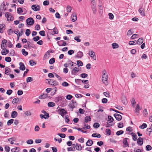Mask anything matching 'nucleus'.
<instances>
[{
    "label": "nucleus",
    "instance_id": "f257e3e1",
    "mask_svg": "<svg viewBox=\"0 0 152 152\" xmlns=\"http://www.w3.org/2000/svg\"><path fill=\"white\" fill-rule=\"evenodd\" d=\"M68 106L70 110L71 111H72L74 108L76 106V101L72 100V102L69 104Z\"/></svg>",
    "mask_w": 152,
    "mask_h": 152
},
{
    "label": "nucleus",
    "instance_id": "f03ea898",
    "mask_svg": "<svg viewBox=\"0 0 152 152\" xmlns=\"http://www.w3.org/2000/svg\"><path fill=\"white\" fill-rule=\"evenodd\" d=\"M46 80L48 81V83L51 85L55 86L58 84V82L56 81L53 79H47Z\"/></svg>",
    "mask_w": 152,
    "mask_h": 152
},
{
    "label": "nucleus",
    "instance_id": "7ed1b4c3",
    "mask_svg": "<svg viewBox=\"0 0 152 152\" xmlns=\"http://www.w3.org/2000/svg\"><path fill=\"white\" fill-rule=\"evenodd\" d=\"M108 76L107 75L102 76V81L103 83L106 86L108 85Z\"/></svg>",
    "mask_w": 152,
    "mask_h": 152
},
{
    "label": "nucleus",
    "instance_id": "20e7f679",
    "mask_svg": "<svg viewBox=\"0 0 152 152\" xmlns=\"http://www.w3.org/2000/svg\"><path fill=\"white\" fill-rule=\"evenodd\" d=\"M58 112L59 114H60L63 117H64V115L66 114L67 112L66 110L62 108H60L58 110Z\"/></svg>",
    "mask_w": 152,
    "mask_h": 152
},
{
    "label": "nucleus",
    "instance_id": "39448f33",
    "mask_svg": "<svg viewBox=\"0 0 152 152\" xmlns=\"http://www.w3.org/2000/svg\"><path fill=\"white\" fill-rule=\"evenodd\" d=\"M27 24L29 26L33 25L34 23V21L32 18H29L26 20Z\"/></svg>",
    "mask_w": 152,
    "mask_h": 152
},
{
    "label": "nucleus",
    "instance_id": "423d86ee",
    "mask_svg": "<svg viewBox=\"0 0 152 152\" xmlns=\"http://www.w3.org/2000/svg\"><path fill=\"white\" fill-rule=\"evenodd\" d=\"M96 2L91 3V8L94 14H96Z\"/></svg>",
    "mask_w": 152,
    "mask_h": 152
},
{
    "label": "nucleus",
    "instance_id": "0eeeda50",
    "mask_svg": "<svg viewBox=\"0 0 152 152\" xmlns=\"http://www.w3.org/2000/svg\"><path fill=\"white\" fill-rule=\"evenodd\" d=\"M80 71V68L79 67H74L72 69L71 72L72 75H76L77 73Z\"/></svg>",
    "mask_w": 152,
    "mask_h": 152
},
{
    "label": "nucleus",
    "instance_id": "6e6552de",
    "mask_svg": "<svg viewBox=\"0 0 152 152\" xmlns=\"http://www.w3.org/2000/svg\"><path fill=\"white\" fill-rule=\"evenodd\" d=\"M31 8L35 11L40 10V7L39 5H33L31 6Z\"/></svg>",
    "mask_w": 152,
    "mask_h": 152
},
{
    "label": "nucleus",
    "instance_id": "1a4fd4ad",
    "mask_svg": "<svg viewBox=\"0 0 152 152\" xmlns=\"http://www.w3.org/2000/svg\"><path fill=\"white\" fill-rule=\"evenodd\" d=\"M138 11L143 16H145V9L144 8H143L142 7H141L139 9Z\"/></svg>",
    "mask_w": 152,
    "mask_h": 152
},
{
    "label": "nucleus",
    "instance_id": "9d476101",
    "mask_svg": "<svg viewBox=\"0 0 152 152\" xmlns=\"http://www.w3.org/2000/svg\"><path fill=\"white\" fill-rule=\"evenodd\" d=\"M59 46H65L66 45V42L64 40H61L57 42Z\"/></svg>",
    "mask_w": 152,
    "mask_h": 152
},
{
    "label": "nucleus",
    "instance_id": "9b49d317",
    "mask_svg": "<svg viewBox=\"0 0 152 152\" xmlns=\"http://www.w3.org/2000/svg\"><path fill=\"white\" fill-rule=\"evenodd\" d=\"M89 55L91 56L92 58L94 60H96V57L95 54L93 51H91V53H89Z\"/></svg>",
    "mask_w": 152,
    "mask_h": 152
},
{
    "label": "nucleus",
    "instance_id": "f8f14e48",
    "mask_svg": "<svg viewBox=\"0 0 152 152\" xmlns=\"http://www.w3.org/2000/svg\"><path fill=\"white\" fill-rule=\"evenodd\" d=\"M114 116L115 117L116 120L118 121H120L122 119V116L119 114L115 113L114 115Z\"/></svg>",
    "mask_w": 152,
    "mask_h": 152
},
{
    "label": "nucleus",
    "instance_id": "ddd939ff",
    "mask_svg": "<svg viewBox=\"0 0 152 152\" xmlns=\"http://www.w3.org/2000/svg\"><path fill=\"white\" fill-rule=\"evenodd\" d=\"M19 64L20 65L19 69L20 70L23 71L25 69L26 67L23 63L20 62L19 63Z\"/></svg>",
    "mask_w": 152,
    "mask_h": 152
},
{
    "label": "nucleus",
    "instance_id": "4468645a",
    "mask_svg": "<svg viewBox=\"0 0 152 152\" xmlns=\"http://www.w3.org/2000/svg\"><path fill=\"white\" fill-rule=\"evenodd\" d=\"M137 143L138 144L140 145V146L142 145L143 143V139L141 137H139L137 140Z\"/></svg>",
    "mask_w": 152,
    "mask_h": 152
},
{
    "label": "nucleus",
    "instance_id": "2eb2a0df",
    "mask_svg": "<svg viewBox=\"0 0 152 152\" xmlns=\"http://www.w3.org/2000/svg\"><path fill=\"white\" fill-rule=\"evenodd\" d=\"M128 139H129L127 138L124 139L123 141V143L124 144V147L129 146L128 144L127 141V140Z\"/></svg>",
    "mask_w": 152,
    "mask_h": 152
},
{
    "label": "nucleus",
    "instance_id": "dca6fc26",
    "mask_svg": "<svg viewBox=\"0 0 152 152\" xmlns=\"http://www.w3.org/2000/svg\"><path fill=\"white\" fill-rule=\"evenodd\" d=\"M141 109L139 107V104H137L136 107L135 109L134 110V113L138 115V113H139V110Z\"/></svg>",
    "mask_w": 152,
    "mask_h": 152
},
{
    "label": "nucleus",
    "instance_id": "f3484780",
    "mask_svg": "<svg viewBox=\"0 0 152 152\" xmlns=\"http://www.w3.org/2000/svg\"><path fill=\"white\" fill-rule=\"evenodd\" d=\"M152 132V124L151 125L150 128H148L146 130V134H148L149 136L151 134V133Z\"/></svg>",
    "mask_w": 152,
    "mask_h": 152
},
{
    "label": "nucleus",
    "instance_id": "a211bd4d",
    "mask_svg": "<svg viewBox=\"0 0 152 152\" xmlns=\"http://www.w3.org/2000/svg\"><path fill=\"white\" fill-rule=\"evenodd\" d=\"M75 147V148H76V149L78 151H80L81 150L82 148V147L81 146V145L80 144H78L77 143H76V144Z\"/></svg>",
    "mask_w": 152,
    "mask_h": 152
},
{
    "label": "nucleus",
    "instance_id": "6ab92c4d",
    "mask_svg": "<svg viewBox=\"0 0 152 152\" xmlns=\"http://www.w3.org/2000/svg\"><path fill=\"white\" fill-rule=\"evenodd\" d=\"M5 7L6 5L4 4H3L1 6L0 11H1V12H3V11H5L6 10Z\"/></svg>",
    "mask_w": 152,
    "mask_h": 152
},
{
    "label": "nucleus",
    "instance_id": "aec40b11",
    "mask_svg": "<svg viewBox=\"0 0 152 152\" xmlns=\"http://www.w3.org/2000/svg\"><path fill=\"white\" fill-rule=\"evenodd\" d=\"M18 115V113L16 111H14L12 112L11 116L12 118H15L17 117Z\"/></svg>",
    "mask_w": 152,
    "mask_h": 152
},
{
    "label": "nucleus",
    "instance_id": "412c9836",
    "mask_svg": "<svg viewBox=\"0 0 152 152\" xmlns=\"http://www.w3.org/2000/svg\"><path fill=\"white\" fill-rule=\"evenodd\" d=\"M93 144V141L91 140H88L86 143V145L88 146H91Z\"/></svg>",
    "mask_w": 152,
    "mask_h": 152
},
{
    "label": "nucleus",
    "instance_id": "4be33fe9",
    "mask_svg": "<svg viewBox=\"0 0 152 152\" xmlns=\"http://www.w3.org/2000/svg\"><path fill=\"white\" fill-rule=\"evenodd\" d=\"M5 26V25L4 24H2L0 25V33H2L3 32Z\"/></svg>",
    "mask_w": 152,
    "mask_h": 152
},
{
    "label": "nucleus",
    "instance_id": "5701e85b",
    "mask_svg": "<svg viewBox=\"0 0 152 152\" xmlns=\"http://www.w3.org/2000/svg\"><path fill=\"white\" fill-rule=\"evenodd\" d=\"M83 56V53L81 51H79L77 55L76 56L77 57L79 58H81Z\"/></svg>",
    "mask_w": 152,
    "mask_h": 152
},
{
    "label": "nucleus",
    "instance_id": "b1692460",
    "mask_svg": "<svg viewBox=\"0 0 152 152\" xmlns=\"http://www.w3.org/2000/svg\"><path fill=\"white\" fill-rule=\"evenodd\" d=\"M75 82L76 84L78 85H81L82 83L81 80L79 79H76L75 80Z\"/></svg>",
    "mask_w": 152,
    "mask_h": 152
},
{
    "label": "nucleus",
    "instance_id": "393cba45",
    "mask_svg": "<svg viewBox=\"0 0 152 152\" xmlns=\"http://www.w3.org/2000/svg\"><path fill=\"white\" fill-rule=\"evenodd\" d=\"M19 150L20 149L18 147H16L12 148L11 151L12 152H18Z\"/></svg>",
    "mask_w": 152,
    "mask_h": 152
},
{
    "label": "nucleus",
    "instance_id": "a878e982",
    "mask_svg": "<svg viewBox=\"0 0 152 152\" xmlns=\"http://www.w3.org/2000/svg\"><path fill=\"white\" fill-rule=\"evenodd\" d=\"M121 100L122 103L124 104H126L127 103V100L125 96L122 97Z\"/></svg>",
    "mask_w": 152,
    "mask_h": 152
},
{
    "label": "nucleus",
    "instance_id": "bb28decb",
    "mask_svg": "<svg viewBox=\"0 0 152 152\" xmlns=\"http://www.w3.org/2000/svg\"><path fill=\"white\" fill-rule=\"evenodd\" d=\"M92 136L93 137L100 138L101 137V135L98 133H93L92 134Z\"/></svg>",
    "mask_w": 152,
    "mask_h": 152
},
{
    "label": "nucleus",
    "instance_id": "cd10ccee",
    "mask_svg": "<svg viewBox=\"0 0 152 152\" xmlns=\"http://www.w3.org/2000/svg\"><path fill=\"white\" fill-rule=\"evenodd\" d=\"M108 121L109 123H111L113 121L114 119L112 116L110 115H108Z\"/></svg>",
    "mask_w": 152,
    "mask_h": 152
},
{
    "label": "nucleus",
    "instance_id": "c85d7f7f",
    "mask_svg": "<svg viewBox=\"0 0 152 152\" xmlns=\"http://www.w3.org/2000/svg\"><path fill=\"white\" fill-rule=\"evenodd\" d=\"M48 94H43V95L39 96V99H44L45 98L47 97Z\"/></svg>",
    "mask_w": 152,
    "mask_h": 152
},
{
    "label": "nucleus",
    "instance_id": "c756f323",
    "mask_svg": "<svg viewBox=\"0 0 152 152\" xmlns=\"http://www.w3.org/2000/svg\"><path fill=\"white\" fill-rule=\"evenodd\" d=\"M131 134L133 137V139L134 141H136L137 140V135L134 133H132Z\"/></svg>",
    "mask_w": 152,
    "mask_h": 152
},
{
    "label": "nucleus",
    "instance_id": "7c9ffc66",
    "mask_svg": "<svg viewBox=\"0 0 152 152\" xmlns=\"http://www.w3.org/2000/svg\"><path fill=\"white\" fill-rule=\"evenodd\" d=\"M143 41V39L140 38L137 41V44L139 45L141 44Z\"/></svg>",
    "mask_w": 152,
    "mask_h": 152
},
{
    "label": "nucleus",
    "instance_id": "2f4dec72",
    "mask_svg": "<svg viewBox=\"0 0 152 152\" xmlns=\"http://www.w3.org/2000/svg\"><path fill=\"white\" fill-rule=\"evenodd\" d=\"M5 73L6 75H8L9 72H10V69L7 67H6L5 68Z\"/></svg>",
    "mask_w": 152,
    "mask_h": 152
},
{
    "label": "nucleus",
    "instance_id": "473e14b6",
    "mask_svg": "<svg viewBox=\"0 0 152 152\" xmlns=\"http://www.w3.org/2000/svg\"><path fill=\"white\" fill-rule=\"evenodd\" d=\"M19 100V99L18 98H16L14 99L12 101V103L13 104L18 103Z\"/></svg>",
    "mask_w": 152,
    "mask_h": 152
},
{
    "label": "nucleus",
    "instance_id": "72a5a7b5",
    "mask_svg": "<svg viewBox=\"0 0 152 152\" xmlns=\"http://www.w3.org/2000/svg\"><path fill=\"white\" fill-rule=\"evenodd\" d=\"M62 97L61 96H59L56 98L55 99V102H59V101L62 100Z\"/></svg>",
    "mask_w": 152,
    "mask_h": 152
},
{
    "label": "nucleus",
    "instance_id": "f704fd0d",
    "mask_svg": "<svg viewBox=\"0 0 152 152\" xmlns=\"http://www.w3.org/2000/svg\"><path fill=\"white\" fill-rule=\"evenodd\" d=\"M55 105V103L52 102H50L48 103V106L49 107H54Z\"/></svg>",
    "mask_w": 152,
    "mask_h": 152
},
{
    "label": "nucleus",
    "instance_id": "c9c22d12",
    "mask_svg": "<svg viewBox=\"0 0 152 152\" xmlns=\"http://www.w3.org/2000/svg\"><path fill=\"white\" fill-rule=\"evenodd\" d=\"M113 48V49L117 48L118 47V45L116 43H113L112 44Z\"/></svg>",
    "mask_w": 152,
    "mask_h": 152
},
{
    "label": "nucleus",
    "instance_id": "e433bc0d",
    "mask_svg": "<svg viewBox=\"0 0 152 152\" xmlns=\"http://www.w3.org/2000/svg\"><path fill=\"white\" fill-rule=\"evenodd\" d=\"M85 122H87L91 121V118L90 116H87L85 118Z\"/></svg>",
    "mask_w": 152,
    "mask_h": 152
},
{
    "label": "nucleus",
    "instance_id": "4c0bfd02",
    "mask_svg": "<svg viewBox=\"0 0 152 152\" xmlns=\"http://www.w3.org/2000/svg\"><path fill=\"white\" fill-rule=\"evenodd\" d=\"M147 125L145 123H143L140 126L139 128L142 129H144L146 128Z\"/></svg>",
    "mask_w": 152,
    "mask_h": 152
},
{
    "label": "nucleus",
    "instance_id": "58836bf2",
    "mask_svg": "<svg viewBox=\"0 0 152 152\" xmlns=\"http://www.w3.org/2000/svg\"><path fill=\"white\" fill-rule=\"evenodd\" d=\"M14 121V120L13 119H11L9 120L7 122V125L8 126L12 124Z\"/></svg>",
    "mask_w": 152,
    "mask_h": 152
},
{
    "label": "nucleus",
    "instance_id": "ea45409f",
    "mask_svg": "<svg viewBox=\"0 0 152 152\" xmlns=\"http://www.w3.org/2000/svg\"><path fill=\"white\" fill-rule=\"evenodd\" d=\"M100 126L99 124L98 123H95L94 124L93 127L95 128H97Z\"/></svg>",
    "mask_w": 152,
    "mask_h": 152
},
{
    "label": "nucleus",
    "instance_id": "a19ab883",
    "mask_svg": "<svg viewBox=\"0 0 152 152\" xmlns=\"http://www.w3.org/2000/svg\"><path fill=\"white\" fill-rule=\"evenodd\" d=\"M77 63L78 66H82L83 65V64L82 62L80 60L77 61Z\"/></svg>",
    "mask_w": 152,
    "mask_h": 152
},
{
    "label": "nucleus",
    "instance_id": "79ce46f5",
    "mask_svg": "<svg viewBox=\"0 0 152 152\" xmlns=\"http://www.w3.org/2000/svg\"><path fill=\"white\" fill-rule=\"evenodd\" d=\"M72 17V16H71ZM77 20V17L76 15V14L75 15H73L72 16V22H74L75 21H76Z\"/></svg>",
    "mask_w": 152,
    "mask_h": 152
},
{
    "label": "nucleus",
    "instance_id": "37998d69",
    "mask_svg": "<svg viewBox=\"0 0 152 152\" xmlns=\"http://www.w3.org/2000/svg\"><path fill=\"white\" fill-rule=\"evenodd\" d=\"M72 9V8L71 6L69 5L67 6L66 8V10H67V12H71Z\"/></svg>",
    "mask_w": 152,
    "mask_h": 152
},
{
    "label": "nucleus",
    "instance_id": "c03bdc74",
    "mask_svg": "<svg viewBox=\"0 0 152 152\" xmlns=\"http://www.w3.org/2000/svg\"><path fill=\"white\" fill-rule=\"evenodd\" d=\"M5 61L8 62H10L11 61V59L10 57H7L5 58Z\"/></svg>",
    "mask_w": 152,
    "mask_h": 152
},
{
    "label": "nucleus",
    "instance_id": "a18cd8bd",
    "mask_svg": "<svg viewBox=\"0 0 152 152\" xmlns=\"http://www.w3.org/2000/svg\"><path fill=\"white\" fill-rule=\"evenodd\" d=\"M22 52L23 55L25 56H26L28 54V53L26 51L25 49H23L22 50Z\"/></svg>",
    "mask_w": 152,
    "mask_h": 152
},
{
    "label": "nucleus",
    "instance_id": "49530a36",
    "mask_svg": "<svg viewBox=\"0 0 152 152\" xmlns=\"http://www.w3.org/2000/svg\"><path fill=\"white\" fill-rule=\"evenodd\" d=\"M80 76L82 77L85 78L88 76V75L86 73H82L80 75Z\"/></svg>",
    "mask_w": 152,
    "mask_h": 152
},
{
    "label": "nucleus",
    "instance_id": "de8ad7c7",
    "mask_svg": "<svg viewBox=\"0 0 152 152\" xmlns=\"http://www.w3.org/2000/svg\"><path fill=\"white\" fill-rule=\"evenodd\" d=\"M55 58H52L49 60V63L50 64H52L55 62Z\"/></svg>",
    "mask_w": 152,
    "mask_h": 152
},
{
    "label": "nucleus",
    "instance_id": "09e8293b",
    "mask_svg": "<svg viewBox=\"0 0 152 152\" xmlns=\"http://www.w3.org/2000/svg\"><path fill=\"white\" fill-rule=\"evenodd\" d=\"M31 33L30 30L29 29H27L26 31L25 34L27 36H28Z\"/></svg>",
    "mask_w": 152,
    "mask_h": 152
},
{
    "label": "nucleus",
    "instance_id": "8fccbe9b",
    "mask_svg": "<svg viewBox=\"0 0 152 152\" xmlns=\"http://www.w3.org/2000/svg\"><path fill=\"white\" fill-rule=\"evenodd\" d=\"M103 94L107 97H109L110 96V93L109 92H104L103 93Z\"/></svg>",
    "mask_w": 152,
    "mask_h": 152
},
{
    "label": "nucleus",
    "instance_id": "3c124183",
    "mask_svg": "<svg viewBox=\"0 0 152 152\" xmlns=\"http://www.w3.org/2000/svg\"><path fill=\"white\" fill-rule=\"evenodd\" d=\"M17 11L18 14H20V13L23 12V10L20 7L18 8Z\"/></svg>",
    "mask_w": 152,
    "mask_h": 152
},
{
    "label": "nucleus",
    "instance_id": "603ef678",
    "mask_svg": "<svg viewBox=\"0 0 152 152\" xmlns=\"http://www.w3.org/2000/svg\"><path fill=\"white\" fill-rule=\"evenodd\" d=\"M53 32H54V34H58V31L57 28L55 27L53 29Z\"/></svg>",
    "mask_w": 152,
    "mask_h": 152
},
{
    "label": "nucleus",
    "instance_id": "864d4df0",
    "mask_svg": "<svg viewBox=\"0 0 152 152\" xmlns=\"http://www.w3.org/2000/svg\"><path fill=\"white\" fill-rule=\"evenodd\" d=\"M24 113L27 116H30L31 115V112L29 111H26Z\"/></svg>",
    "mask_w": 152,
    "mask_h": 152
},
{
    "label": "nucleus",
    "instance_id": "5fc2aeb1",
    "mask_svg": "<svg viewBox=\"0 0 152 152\" xmlns=\"http://www.w3.org/2000/svg\"><path fill=\"white\" fill-rule=\"evenodd\" d=\"M146 148L147 151H149L152 149V147L151 145H148L146 146Z\"/></svg>",
    "mask_w": 152,
    "mask_h": 152
},
{
    "label": "nucleus",
    "instance_id": "6e6d98bb",
    "mask_svg": "<svg viewBox=\"0 0 152 152\" xmlns=\"http://www.w3.org/2000/svg\"><path fill=\"white\" fill-rule=\"evenodd\" d=\"M69 116L68 115H65L64 117L66 123H68L69 121Z\"/></svg>",
    "mask_w": 152,
    "mask_h": 152
},
{
    "label": "nucleus",
    "instance_id": "4d7b16f0",
    "mask_svg": "<svg viewBox=\"0 0 152 152\" xmlns=\"http://www.w3.org/2000/svg\"><path fill=\"white\" fill-rule=\"evenodd\" d=\"M39 34L42 36H45V31H42L39 32Z\"/></svg>",
    "mask_w": 152,
    "mask_h": 152
},
{
    "label": "nucleus",
    "instance_id": "13d9d810",
    "mask_svg": "<svg viewBox=\"0 0 152 152\" xmlns=\"http://www.w3.org/2000/svg\"><path fill=\"white\" fill-rule=\"evenodd\" d=\"M33 142V141L31 140H28L26 141V143L28 144H32Z\"/></svg>",
    "mask_w": 152,
    "mask_h": 152
},
{
    "label": "nucleus",
    "instance_id": "bf43d9fd",
    "mask_svg": "<svg viewBox=\"0 0 152 152\" xmlns=\"http://www.w3.org/2000/svg\"><path fill=\"white\" fill-rule=\"evenodd\" d=\"M67 149L68 151H75V147L73 148H72L71 147L68 148Z\"/></svg>",
    "mask_w": 152,
    "mask_h": 152
},
{
    "label": "nucleus",
    "instance_id": "052dcab7",
    "mask_svg": "<svg viewBox=\"0 0 152 152\" xmlns=\"http://www.w3.org/2000/svg\"><path fill=\"white\" fill-rule=\"evenodd\" d=\"M109 18L111 20H112L114 18V15L112 13H109L108 14Z\"/></svg>",
    "mask_w": 152,
    "mask_h": 152
},
{
    "label": "nucleus",
    "instance_id": "680f3d73",
    "mask_svg": "<svg viewBox=\"0 0 152 152\" xmlns=\"http://www.w3.org/2000/svg\"><path fill=\"white\" fill-rule=\"evenodd\" d=\"M123 133L124 131L123 130H120L117 132L116 134L117 135H119L123 134Z\"/></svg>",
    "mask_w": 152,
    "mask_h": 152
},
{
    "label": "nucleus",
    "instance_id": "e2e57ef3",
    "mask_svg": "<svg viewBox=\"0 0 152 152\" xmlns=\"http://www.w3.org/2000/svg\"><path fill=\"white\" fill-rule=\"evenodd\" d=\"M106 132L107 134L110 135L111 134V131L109 129H107L106 130Z\"/></svg>",
    "mask_w": 152,
    "mask_h": 152
},
{
    "label": "nucleus",
    "instance_id": "0e129e2a",
    "mask_svg": "<svg viewBox=\"0 0 152 152\" xmlns=\"http://www.w3.org/2000/svg\"><path fill=\"white\" fill-rule=\"evenodd\" d=\"M74 39L78 42H80L81 41V39H79V37L76 36L74 38Z\"/></svg>",
    "mask_w": 152,
    "mask_h": 152
},
{
    "label": "nucleus",
    "instance_id": "69168bd1",
    "mask_svg": "<svg viewBox=\"0 0 152 152\" xmlns=\"http://www.w3.org/2000/svg\"><path fill=\"white\" fill-rule=\"evenodd\" d=\"M30 65L31 66H33L34 64H36V63L33 60H31L29 61Z\"/></svg>",
    "mask_w": 152,
    "mask_h": 152
},
{
    "label": "nucleus",
    "instance_id": "338daca9",
    "mask_svg": "<svg viewBox=\"0 0 152 152\" xmlns=\"http://www.w3.org/2000/svg\"><path fill=\"white\" fill-rule=\"evenodd\" d=\"M32 80V78L31 77H28L26 79V82L27 83L30 82Z\"/></svg>",
    "mask_w": 152,
    "mask_h": 152
},
{
    "label": "nucleus",
    "instance_id": "774afa93",
    "mask_svg": "<svg viewBox=\"0 0 152 152\" xmlns=\"http://www.w3.org/2000/svg\"><path fill=\"white\" fill-rule=\"evenodd\" d=\"M118 126L119 128H122L124 126L123 123L121 122L118 123Z\"/></svg>",
    "mask_w": 152,
    "mask_h": 152
}]
</instances>
